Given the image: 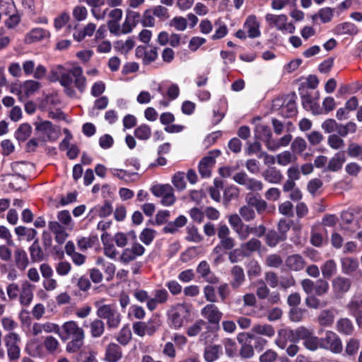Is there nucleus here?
Returning <instances> with one entry per match:
<instances>
[{"instance_id": "1", "label": "nucleus", "mask_w": 362, "mask_h": 362, "mask_svg": "<svg viewBox=\"0 0 362 362\" xmlns=\"http://www.w3.org/2000/svg\"><path fill=\"white\" fill-rule=\"evenodd\" d=\"M73 78H74L75 86L83 91L86 86V79L83 75V69L79 66H74L71 69L66 71L62 66H57L51 71L49 80L51 81H59L60 84L64 87L66 93L73 97L75 95V90L72 88Z\"/></svg>"}, {"instance_id": "2", "label": "nucleus", "mask_w": 362, "mask_h": 362, "mask_svg": "<svg viewBox=\"0 0 362 362\" xmlns=\"http://www.w3.org/2000/svg\"><path fill=\"white\" fill-rule=\"evenodd\" d=\"M38 139L44 142L56 141L59 135V130L49 121L35 123Z\"/></svg>"}, {"instance_id": "3", "label": "nucleus", "mask_w": 362, "mask_h": 362, "mask_svg": "<svg viewBox=\"0 0 362 362\" xmlns=\"http://www.w3.org/2000/svg\"><path fill=\"white\" fill-rule=\"evenodd\" d=\"M151 191L155 197L161 198L160 202L164 206H171L176 201L174 189L169 184L156 185L151 187Z\"/></svg>"}, {"instance_id": "4", "label": "nucleus", "mask_w": 362, "mask_h": 362, "mask_svg": "<svg viewBox=\"0 0 362 362\" xmlns=\"http://www.w3.org/2000/svg\"><path fill=\"white\" fill-rule=\"evenodd\" d=\"M272 108L273 111L278 112L284 117H290L296 113V106L291 100H284L282 98H276L273 100Z\"/></svg>"}, {"instance_id": "5", "label": "nucleus", "mask_w": 362, "mask_h": 362, "mask_svg": "<svg viewBox=\"0 0 362 362\" xmlns=\"http://www.w3.org/2000/svg\"><path fill=\"white\" fill-rule=\"evenodd\" d=\"M28 165L23 162H16L11 165L12 170L14 175H11L9 185L10 187L18 190L21 189V183H14L13 181L17 180L20 182H24L25 175L28 172Z\"/></svg>"}, {"instance_id": "6", "label": "nucleus", "mask_w": 362, "mask_h": 362, "mask_svg": "<svg viewBox=\"0 0 362 362\" xmlns=\"http://www.w3.org/2000/svg\"><path fill=\"white\" fill-rule=\"evenodd\" d=\"M265 20L269 26L276 27L279 30H289L290 33H292V30L294 29L291 23H287V17L284 14L275 15L267 13L265 16Z\"/></svg>"}, {"instance_id": "7", "label": "nucleus", "mask_w": 362, "mask_h": 362, "mask_svg": "<svg viewBox=\"0 0 362 362\" xmlns=\"http://www.w3.org/2000/svg\"><path fill=\"white\" fill-rule=\"evenodd\" d=\"M230 230L226 225H221L218 228V237L220 244L225 249H231L235 246V240L230 236Z\"/></svg>"}, {"instance_id": "8", "label": "nucleus", "mask_w": 362, "mask_h": 362, "mask_svg": "<svg viewBox=\"0 0 362 362\" xmlns=\"http://www.w3.org/2000/svg\"><path fill=\"white\" fill-rule=\"evenodd\" d=\"M259 23L257 21L256 16H249L243 25V28L246 30L247 36L250 38H256L260 36Z\"/></svg>"}, {"instance_id": "9", "label": "nucleus", "mask_w": 362, "mask_h": 362, "mask_svg": "<svg viewBox=\"0 0 362 362\" xmlns=\"http://www.w3.org/2000/svg\"><path fill=\"white\" fill-rule=\"evenodd\" d=\"M334 10L330 7H324L320 8L316 13L311 16L314 23H317L319 19L322 23H329L334 17Z\"/></svg>"}, {"instance_id": "10", "label": "nucleus", "mask_w": 362, "mask_h": 362, "mask_svg": "<svg viewBox=\"0 0 362 362\" xmlns=\"http://www.w3.org/2000/svg\"><path fill=\"white\" fill-rule=\"evenodd\" d=\"M187 222V218L183 215H180L174 221L168 223L163 227V231L165 233H176L180 228L186 225Z\"/></svg>"}, {"instance_id": "11", "label": "nucleus", "mask_w": 362, "mask_h": 362, "mask_svg": "<svg viewBox=\"0 0 362 362\" xmlns=\"http://www.w3.org/2000/svg\"><path fill=\"white\" fill-rule=\"evenodd\" d=\"M346 161V156L344 152L337 153L329 161L326 170L337 172L339 171Z\"/></svg>"}, {"instance_id": "12", "label": "nucleus", "mask_w": 362, "mask_h": 362, "mask_svg": "<svg viewBox=\"0 0 362 362\" xmlns=\"http://www.w3.org/2000/svg\"><path fill=\"white\" fill-rule=\"evenodd\" d=\"M136 54L138 57H142L145 64H148L153 62L158 57L156 48L146 50L144 47L139 46L136 49Z\"/></svg>"}, {"instance_id": "13", "label": "nucleus", "mask_w": 362, "mask_h": 362, "mask_svg": "<svg viewBox=\"0 0 362 362\" xmlns=\"http://www.w3.org/2000/svg\"><path fill=\"white\" fill-rule=\"evenodd\" d=\"M264 179L269 183L278 184L283 180V175L275 167L269 168L262 173Z\"/></svg>"}, {"instance_id": "14", "label": "nucleus", "mask_w": 362, "mask_h": 362, "mask_svg": "<svg viewBox=\"0 0 362 362\" xmlns=\"http://www.w3.org/2000/svg\"><path fill=\"white\" fill-rule=\"evenodd\" d=\"M50 34L47 30L42 28H36L33 29L25 36V42L27 43H33L34 42L42 40L49 37Z\"/></svg>"}, {"instance_id": "15", "label": "nucleus", "mask_w": 362, "mask_h": 362, "mask_svg": "<svg viewBox=\"0 0 362 362\" xmlns=\"http://www.w3.org/2000/svg\"><path fill=\"white\" fill-rule=\"evenodd\" d=\"M256 136L263 141H264L267 148L268 144L273 141L272 133L269 127L263 124H259L256 127Z\"/></svg>"}, {"instance_id": "16", "label": "nucleus", "mask_w": 362, "mask_h": 362, "mask_svg": "<svg viewBox=\"0 0 362 362\" xmlns=\"http://www.w3.org/2000/svg\"><path fill=\"white\" fill-rule=\"evenodd\" d=\"M341 217L344 229L355 232L358 228V223L357 221H354V215L351 213L345 211L342 214Z\"/></svg>"}, {"instance_id": "17", "label": "nucleus", "mask_w": 362, "mask_h": 362, "mask_svg": "<svg viewBox=\"0 0 362 362\" xmlns=\"http://www.w3.org/2000/svg\"><path fill=\"white\" fill-rule=\"evenodd\" d=\"M132 240L134 243L136 240V235L134 231H129L127 234L123 233H117L115 234L114 240L119 247H123L127 245V240Z\"/></svg>"}, {"instance_id": "18", "label": "nucleus", "mask_w": 362, "mask_h": 362, "mask_svg": "<svg viewBox=\"0 0 362 362\" xmlns=\"http://www.w3.org/2000/svg\"><path fill=\"white\" fill-rule=\"evenodd\" d=\"M214 163V159L210 156L203 158L199 165V172L203 177H208L211 175V168Z\"/></svg>"}, {"instance_id": "19", "label": "nucleus", "mask_w": 362, "mask_h": 362, "mask_svg": "<svg viewBox=\"0 0 362 362\" xmlns=\"http://www.w3.org/2000/svg\"><path fill=\"white\" fill-rule=\"evenodd\" d=\"M83 1L91 7V13L96 19H103L105 17V11L100 13L98 9L105 4V0H83Z\"/></svg>"}, {"instance_id": "20", "label": "nucleus", "mask_w": 362, "mask_h": 362, "mask_svg": "<svg viewBox=\"0 0 362 362\" xmlns=\"http://www.w3.org/2000/svg\"><path fill=\"white\" fill-rule=\"evenodd\" d=\"M297 157L289 151H284L276 155V163L281 166H286L295 163Z\"/></svg>"}, {"instance_id": "21", "label": "nucleus", "mask_w": 362, "mask_h": 362, "mask_svg": "<svg viewBox=\"0 0 362 362\" xmlns=\"http://www.w3.org/2000/svg\"><path fill=\"white\" fill-rule=\"evenodd\" d=\"M292 139L291 134L284 135L283 137L279 139V140H275L273 139L272 141H270L268 144V149L272 151H275L281 147L287 146Z\"/></svg>"}, {"instance_id": "22", "label": "nucleus", "mask_w": 362, "mask_h": 362, "mask_svg": "<svg viewBox=\"0 0 362 362\" xmlns=\"http://www.w3.org/2000/svg\"><path fill=\"white\" fill-rule=\"evenodd\" d=\"M335 32L339 35H356L358 33V30L353 23L346 22L337 25L335 28Z\"/></svg>"}, {"instance_id": "23", "label": "nucleus", "mask_w": 362, "mask_h": 362, "mask_svg": "<svg viewBox=\"0 0 362 362\" xmlns=\"http://www.w3.org/2000/svg\"><path fill=\"white\" fill-rule=\"evenodd\" d=\"M185 177V174L180 171L177 172L172 177V184L178 191H182L186 188L187 185Z\"/></svg>"}, {"instance_id": "24", "label": "nucleus", "mask_w": 362, "mask_h": 362, "mask_svg": "<svg viewBox=\"0 0 362 362\" xmlns=\"http://www.w3.org/2000/svg\"><path fill=\"white\" fill-rule=\"evenodd\" d=\"M32 133V127L28 123H24L20 125L16 132V137L18 140L24 141H25Z\"/></svg>"}, {"instance_id": "25", "label": "nucleus", "mask_w": 362, "mask_h": 362, "mask_svg": "<svg viewBox=\"0 0 362 362\" xmlns=\"http://www.w3.org/2000/svg\"><path fill=\"white\" fill-rule=\"evenodd\" d=\"M155 17L160 21H165L170 18L168 9L161 5L154 6L151 8Z\"/></svg>"}, {"instance_id": "26", "label": "nucleus", "mask_w": 362, "mask_h": 362, "mask_svg": "<svg viewBox=\"0 0 362 362\" xmlns=\"http://www.w3.org/2000/svg\"><path fill=\"white\" fill-rule=\"evenodd\" d=\"M40 87V83L34 80H28L25 81L22 86V90L25 95H30L36 92Z\"/></svg>"}, {"instance_id": "27", "label": "nucleus", "mask_w": 362, "mask_h": 362, "mask_svg": "<svg viewBox=\"0 0 362 362\" xmlns=\"http://www.w3.org/2000/svg\"><path fill=\"white\" fill-rule=\"evenodd\" d=\"M155 18L151 8H148L142 14L141 23L144 27H153L156 23Z\"/></svg>"}, {"instance_id": "28", "label": "nucleus", "mask_w": 362, "mask_h": 362, "mask_svg": "<svg viewBox=\"0 0 362 362\" xmlns=\"http://www.w3.org/2000/svg\"><path fill=\"white\" fill-rule=\"evenodd\" d=\"M186 240L193 243H200L203 238L199 233V230L195 226H189L187 228Z\"/></svg>"}, {"instance_id": "29", "label": "nucleus", "mask_w": 362, "mask_h": 362, "mask_svg": "<svg viewBox=\"0 0 362 362\" xmlns=\"http://www.w3.org/2000/svg\"><path fill=\"white\" fill-rule=\"evenodd\" d=\"M134 134L139 139L146 140L150 138L151 130L149 126L142 124L135 129Z\"/></svg>"}, {"instance_id": "30", "label": "nucleus", "mask_w": 362, "mask_h": 362, "mask_svg": "<svg viewBox=\"0 0 362 362\" xmlns=\"http://www.w3.org/2000/svg\"><path fill=\"white\" fill-rule=\"evenodd\" d=\"M135 45L132 38H129L126 41L118 40L115 43V47L123 53H127L131 50Z\"/></svg>"}, {"instance_id": "31", "label": "nucleus", "mask_w": 362, "mask_h": 362, "mask_svg": "<svg viewBox=\"0 0 362 362\" xmlns=\"http://www.w3.org/2000/svg\"><path fill=\"white\" fill-rule=\"evenodd\" d=\"M265 240L268 246L273 247L276 246L279 241L284 240V237L283 235H279L276 232L272 230L267 233Z\"/></svg>"}, {"instance_id": "32", "label": "nucleus", "mask_w": 362, "mask_h": 362, "mask_svg": "<svg viewBox=\"0 0 362 362\" xmlns=\"http://www.w3.org/2000/svg\"><path fill=\"white\" fill-rule=\"evenodd\" d=\"M239 214L245 221H250L255 218V211L247 205L241 206L239 209Z\"/></svg>"}, {"instance_id": "33", "label": "nucleus", "mask_w": 362, "mask_h": 362, "mask_svg": "<svg viewBox=\"0 0 362 362\" xmlns=\"http://www.w3.org/2000/svg\"><path fill=\"white\" fill-rule=\"evenodd\" d=\"M228 222L233 230L240 234V230L243 229L244 224L241 218L238 214H232L228 218Z\"/></svg>"}, {"instance_id": "34", "label": "nucleus", "mask_w": 362, "mask_h": 362, "mask_svg": "<svg viewBox=\"0 0 362 362\" xmlns=\"http://www.w3.org/2000/svg\"><path fill=\"white\" fill-rule=\"evenodd\" d=\"M170 25L177 30L183 31L187 26V19L182 16H177L171 20Z\"/></svg>"}, {"instance_id": "35", "label": "nucleus", "mask_w": 362, "mask_h": 362, "mask_svg": "<svg viewBox=\"0 0 362 362\" xmlns=\"http://www.w3.org/2000/svg\"><path fill=\"white\" fill-rule=\"evenodd\" d=\"M348 155L352 158H358L362 160V146L356 144L351 143L349 145L347 148Z\"/></svg>"}, {"instance_id": "36", "label": "nucleus", "mask_w": 362, "mask_h": 362, "mask_svg": "<svg viewBox=\"0 0 362 362\" xmlns=\"http://www.w3.org/2000/svg\"><path fill=\"white\" fill-rule=\"evenodd\" d=\"M356 130V124L354 122H349L345 125L339 124L337 133L341 136H346L349 133H354Z\"/></svg>"}, {"instance_id": "37", "label": "nucleus", "mask_w": 362, "mask_h": 362, "mask_svg": "<svg viewBox=\"0 0 362 362\" xmlns=\"http://www.w3.org/2000/svg\"><path fill=\"white\" fill-rule=\"evenodd\" d=\"M156 232L150 228H144L140 234L139 238L146 245H148L153 240Z\"/></svg>"}, {"instance_id": "38", "label": "nucleus", "mask_w": 362, "mask_h": 362, "mask_svg": "<svg viewBox=\"0 0 362 362\" xmlns=\"http://www.w3.org/2000/svg\"><path fill=\"white\" fill-rule=\"evenodd\" d=\"M328 144L332 148L338 150L344 148V141L337 135L332 134L328 137Z\"/></svg>"}, {"instance_id": "39", "label": "nucleus", "mask_w": 362, "mask_h": 362, "mask_svg": "<svg viewBox=\"0 0 362 362\" xmlns=\"http://www.w3.org/2000/svg\"><path fill=\"white\" fill-rule=\"evenodd\" d=\"M306 147V141L300 137L296 138L291 144V149L296 153H302L305 150Z\"/></svg>"}, {"instance_id": "40", "label": "nucleus", "mask_w": 362, "mask_h": 362, "mask_svg": "<svg viewBox=\"0 0 362 362\" xmlns=\"http://www.w3.org/2000/svg\"><path fill=\"white\" fill-rule=\"evenodd\" d=\"M15 5L13 0H0V10L8 15L15 11Z\"/></svg>"}, {"instance_id": "41", "label": "nucleus", "mask_w": 362, "mask_h": 362, "mask_svg": "<svg viewBox=\"0 0 362 362\" xmlns=\"http://www.w3.org/2000/svg\"><path fill=\"white\" fill-rule=\"evenodd\" d=\"M216 25H218L216 28L214 34L212 35L211 38L213 40H218L223 38L228 33V28L225 24L221 23L219 21L216 23Z\"/></svg>"}, {"instance_id": "42", "label": "nucleus", "mask_w": 362, "mask_h": 362, "mask_svg": "<svg viewBox=\"0 0 362 362\" xmlns=\"http://www.w3.org/2000/svg\"><path fill=\"white\" fill-rule=\"evenodd\" d=\"M214 187H210L209 193L211 197L216 202H219L221 199V194L219 188H222V182L221 181L215 180Z\"/></svg>"}, {"instance_id": "43", "label": "nucleus", "mask_w": 362, "mask_h": 362, "mask_svg": "<svg viewBox=\"0 0 362 362\" xmlns=\"http://www.w3.org/2000/svg\"><path fill=\"white\" fill-rule=\"evenodd\" d=\"M88 15L87 9L84 6H76L73 10V16L74 18L78 21H81L86 18Z\"/></svg>"}, {"instance_id": "44", "label": "nucleus", "mask_w": 362, "mask_h": 362, "mask_svg": "<svg viewBox=\"0 0 362 362\" xmlns=\"http://www.w3.org/2000/svg\"><path fill=\"white\" fill-rule=\"evenodd\" d=\"M189 216L191 218L199 223H202L204 218V211H202L200 209L194 207L190 209Z\"/></svg>"}, {"instance_id": "45", "label": "nucleus", "mask_w": 362, "mask_h": 362, "mask_svg": "<svg viewBox=\"0 0 362 362\" xmlns=\"http://www.w3.org/2000/svg\"><path fill=\"white\" fill-rule=\"evenodd\" d=\"M338 126L334 119H328L322 123V127L327 133H331L335 131L337 132Z\"/></svg>"}, {"instance_id": "46", "label": "nucleus", "mask_w": 362, "mask_h": 362, "mask_svg": "<svg viewBox=\"0 0 362 362\" xmlns=\"http://www.w3.org/2000/svg\"><path fill=\"white\" fill-rule=\"evenodd\" d=\"M279 212L287 216H292L293 214V204L289 201L284 202L279 206Z\"/></svg>"}, {"instance_id": "47", "label": "nucleus", "mask_w": 362, "mask_h": 362, "mask_svg": "<svg viewBox=\"0 0 362 362\" xmlns=\"http://www.w3.org/2000/svg\"><path fill=\"white\" fill-rule=\"evenodd\" d=\"M246 187L251 191H261L263 189V183L254 178H249Z\"/></svg>"}, {"instance_id": "48", "label": "nucleus", "mask_w": 362, "mask_h": 362, "mask_svg": "<svg viewBox=\"0 0 362 362\" xmlns=\"http://www.w3.org/2000/svg\"><path fill=\"white\" fill-rule=\"evenodd\" d=\"M96 242V238H83L78 241V245L80 249H88L90 247H93L95 246V243Z\"/></svg>"}, {"instance_id": "49", "label": "nucleus", "mask_w": 362, "mask_h": 362, "mask_svg": "<svg viewBox=\"0 0 362 362\" xmlns=\"http://www.w3.org/2000/svg\"><path fill=\"white\" fill-rule=\"evenodd\" d=\"M206 40L201 37H193L189 43V48L191 51H196L199 47H201Z\"/></svg>"}, {"instance_id": "50", "label": "nucleus", "mask_w": 362, "mask_h": 362, "mask_svg": "<svg viewBox=\"0 0 362 362\" xmlns=\"http://www.w3.org/2000/svg\"><path fill=\"white\" fill-rule=\"evenodd\" d=\"M69 20V16L66 13H62L54 19V27L57 30L61 29Z\"/></svg>"}, {"instance_id": "51", "label": "nucleus", "mask_w": 362, "mask_h": 362, "mask_svg": "<svg viewBox=\"0 0 362 362\" xmlns=\"http://www.w3.org/2000/svg\"><path fill=\"white\" fill-rule=\"evenodd\" d=\"M322 186V182L317 178L311 180L308 184V190L312 194H314L316 191Z\"/></svg>"}, {"instance_id": "52", "label": "nucleus", "mask_w": 362, "mask_h": 362, "mask_svg": "<svg viewBox=\"0 0 362 362\" xmlns=\"http://www.w3.org/2000/svg\"><path fill=\"white\" fill-rule=\"evenodd\" d=\"M10 16L9 18L5 21V24L7 28H13L16 27L20 22V16L14 13V12L11 13V14H8Z\"/></svg>"}, {"instance_id": "53", "label": "nucleus", "mask_w": 362, "mask_h": 362, "mask_svg": "<svg viewBox=\"0 0 362 362\" xmlns=\"http://www.w3.org/2000/svg\"><path fill=\"white\" fill-rule=\"evenodd\" d=\"M105 89V83L102 81L96 82L91 88V93L93 96L98 97L101 95Z\"/></svg>"}, {"instance_id": "54", "label": "nucleus", "mask_w": 362, "mask_h": 362, "mask_svg": "<svg viewBox=\"0 0 362 362\" xmlns=\"http://www.w3.org/2000/svg\"><path fill=\"white\" fill-rule=\"evenodd\" d=\"M246 168L252 173H257L259 170V163L255 159H250L246 161Z\"/></svg>"}, {"instance_id": "55", "label": "nucleus", "mask_w": 362, "mask_h": 362, "mask_svg": "<svg viewBox=\"0 0 362 362\" xmlns=\"http://www.w3.org/2000/svg\"><path fill=\"white\" fill-rule=\"evenodd\" d=\"M287 176L288 180L296 181L300 178V172L298 166H291L287 170Z\"/></svg>"}, {"instance_id": "56", "label": "nucleus", "mask_w": 362, "mask_h": 362, "mask_svg": "<svg viewBox=\"0 0 362 362\" xmlns=\"http://www.w3.org/2000/svg\"><path fill=\"white\" fill-rule=\"evenodd\" d=\"M1 148L4 155L8 156L13 152L15 147L13 144L10 140H4L1 142Z\"/></svg>"}, {"instance_id": "57", "label": "nucleus", "mask_w": 362, "mask_h": 362, "mask_svg": "<svg viewBox=\"0 0 362 362\" xmlns=\"http://www.w3.org/2000/svg\"><path fill=\"white\" fill-rule=\"evenodd\" d=\"M280 197V191L278 188L272 187L269 189L265 193V197L268 200L276 201Z\"/></svg>"}, {"instance_id": "58", "label": "nucleus", "mask_w": 362, "mask_h": 362, "mask_svg": "<svg viewBox=\"0 0 362 362\" xmlns=\"http://www.w3.org/2000/svg\"><path fill=\"white\" fill-rule=\"evenodd\" d=\"M204 215L210 220H217L219 218V211L214 207L208 206L204 211Z\"/></svg>"}, {"instance_id": "59", "label": "nucleus", "mask_w": 362, "mask_h": 362, "mask_svg": "<svg viewBox=\"0 0 362 362\" xmlns=\"http://www.w3.org/2000/svg\"><path fill=\"white\" fill-rule=\"evenodd\" d=\"M35 63L33 60H27L23 63L22 69L25 75H30L34 72Z\"/></svg>"}, {"instance_id": "60", "label": "nucleus", "mask_w": 362, "mask_h": 362, "mask_svg": "<svg viewBox=\"0 0 362 362\" xmlns=\"http://www.w3.org/2000/svg\"><path fill=\"white\" fill-rule=\"evenodd\" d=\"M199 28L203 34H209L211 32L213 25L209 20L204 19L200 22Z\"/></svg>"}, {"instance_id": "61", "label": "nucleus", "mask_w": 362, "mask_h": 362, "mask_svg": "<svg viewBox=\"0 0 362 362\" xmlns=\"http://www.w3.org/2000/svg\"><path fill=\"white\" fill-rule=\"evenodd\" d=\"M107 26L110 32L115 35H119L122 34L121 27L118 22L116 21H110L107 23Z\"/></svg>"}, {"instance_id": "62", "label": "nucleus", "mask_w": 362, "mask_h": 362, "mask_svg": "<svg viewBox=\"0 0 362 362\" xmlns=\"http://www.w3.org/2000/svg\"><path fill=\"white\" fill-rule=\"evenodd\" d=\"M57 218L60 222H62L65 226H69L71 221V217L68 211H62L59 212L57 215Z\"/></svg>"}, {"instance_id": "63", "label": "nucleus", "mask_w": 362, "mask_h": 362, "mask_svg": "<svg viewBox=\"0 0 362 362\" xmlns=\"http://www.w3.org/2000/svg\"><path fill=\"white\" fill-rule=\"evenodd\" d=\"M127 215V209L124 206H119L116 208L114 216L117 221H122Z\"/></svg>"}, {"instance_id": "64", "label": "nucleus", "mask_w": 362, "mask_h": 362, "mask_svg": "<svg viewBox=\"0 0 362 362\" xmlns=\"http://www.w3.org/2000/svg\"><path fill=\"white\" fill-rule=\"evenodd\" d=\"M113 139L109 134H105L100 139V146L103 148H108L112 146Z\"/></svg>"}]
</instances>
